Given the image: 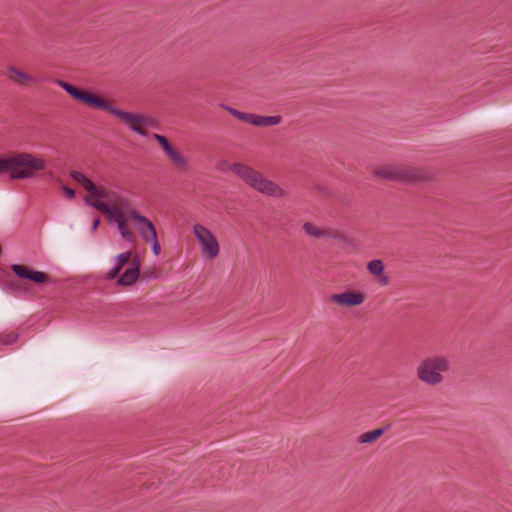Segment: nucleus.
I'll return each mask as SVG.
<instances>
[{"instance_id":"f257e3e1","label":"nucleus","mask_w":512,"mask_h":512,"mask_svg":"<svg viewBox=\"0 0 512 512\" xmlns=\"http://www.w3.org/2000/svg\"><path fill=\"white\" fill-rule=\"evenodd\" d=\"M56 84L65 90L73 99L90 108L106 111L117 118L129 130L140 136H147L149 133V127H153L156 124L155 120L146 114L129 112L117 108L111 100L100 94L79 89L70 83L59 79L56 80Z\"/></svg>"},{"instance_id":"f03ea898","label":"nucleus","mask_w":512,"mask_h":512,"mask_svg":"<svg viewBox=\"0 0 512 512\" xmlns=\"http://www.w3.org/2000/svg\"><path fill=\"white\" fill-rule=\"evenodd\" d=\"M221 172L231 171L250 188L269 197L283 198L287 192L276 182L266 178L260 171L242 162L229 163L219 160L216 164Z\"/></svg>"},{"instance_id":"7ed1b4c3","label":"nucleus","mask_w":512,"mask_h":512,"mask_svg":"<svg viewBox=\"0 0 512 512\" xmlns=\"http://www.w3.org/2000/svg\"><path fill=\"white\" fill-rule=\"evenodd\" d=\"M85 201L106 217L122 212L130 214V211H135L125 195L103 185H99L94 194L87 195Z\"/></svg>"},{"instance_id":"20e7f679","label":"nucleus","mask_w":512,"mask_h":512,"mask_svg":"<svg viewBox=\"0 0 512 512\" xmlns=\"http://www.w3.org/2000/svg\"><path fill=\"white\" fill-rule=\"evenodd\" d=\"M140 276V258L131 251L120 253L114 257V267L109 270L105 278L117 279V284L128 287L136 283Z\"/></svg>"},{"instance_id":"39448f33","label":"nucleus","mask_w":512,"mask_h":512,"mask_svg":"<svg viewBox=\"0 0 512 512\" xmlns=\"http://www.w3.org/2000/svg\"><path fill=\"white\" fill-rule=\"evenodd\" d=\"M46 168V161L32 153L9 154V175L13 180L30 179Z\"/></svg>"},{"instance_id":"423d86ee","label":"nucleus","mask_w":512,"mask_h":512,"mask_svg":"<svg viewBox=\"0 0 512 512\" xmlns=\"http://www.w3.org/2000/svg\"><path fill=\"white\" fill-rule=\"evenodd\" d=\"M450 362L447 357L433 355L424 358L416 367L417 378L429 385L437 386L444 380V374L448 372Z\"/></svg>"},{"instance_id":"0eeeda50","label":"nucleus","mask_w":512,"mask_h":512,"mask_svg":"<svg viewBox=\"0 0 512 512\" xmlns=\"http://www.w3.org/2000/svg\"><path fill=\"white\" fill-rule=\"evenodd\" d=\"M376 177L390 181L417 182L424 179L421 169L403 164H382L373 167Z\"/></svg>"},{"instance_id":"6e6552de","label":"nucleus","mask_w":512,"mask_h":512,"mask_svg":"<svg viewBox=\"0 0 512 512\" xmlns=\"http://www.w3.org/2000/svg\"><path fill=\"white\" fill-rule=\"evenodd\" d=\"M193 233L201 247L202 255L207 259H215L220 253V245L215 235L199 223L193 226Z\"/></svg>"},{"instance_id":"1a4fd4ad","label":"nucleus","mask_w":512,"mask_h":512,"mask_svg":"<svg viewBox=\"0 0 512 512\" xmlns=\"http://www.w3.org/2000/svg\"><path fill=\"white\" fill-rule=\"evenodd\" d=\"M153 138L161 146L170 163L177 171L187 172L190 169L189 159L179 149L172 146L165 136L154 134Z\"/></svg>"},{"instance_id":"9d476101","label":"nucleus","mask_w":512,"mask_h":512,"mask_svg":"<svg viewBox=\"0 0 512 512\" xmlns=\"http://www.w3.org/2000/svg\"><path fill=\"white\" fill-rule=\"evenodd\" d=\"M367 299V295L359 290H344L340 293H334L329 301L339 308H354L362 306Z\"/></svg>"},{"instance_id":"9b49d317","label":"nucleus","mask_w":512,"mask_h":512,"mask_svg":"<svg viewBox=\"0 0 512 512\" xmlns=\"http://www.w3.org/2000/svg\"><path fill=\"white\" fill-rule=\"evenodd\" d=\"M228 110L234 117H236L240 121L249 123L257 127L276 126L280 124L282 120L281 116H260L253 113L241 112L233 108H229Z\"/></svg>"},{"instance_id":"f8f14e48","label":"nucleus","mask_w":512,"mask_h":512,"mask_svg":"<svg viewBox=\"0 0 512 512\" xmlns=\"http://www.w3.org/2000/svg\"><path fill=\"white\" fill-rule=\"evenodd\" d=\"M6 76L12 83L26 88L34 87L39 83L36 76L13 64L6 67Z\"/></svg>"},{"instance_id":"ddd939ff","label":"nucleus","mask_w":512,"mask_h":512,"mask_svg":"<svg viewBox=\"0 0 512 512\" xmlns=\"http://www.w3.org/2000/svg\"><path fill=\"white\" fill-rule=\"evenodd\" d=\"M11 269L19 278L28 279L36 284L45 283L49 279L46 273L30 269L25 265L14 264Z\"/></svg>"},{"instance_id":"4468645a","label":"nucleus","mask_w":512,"mask_h":512,"mask_svg":"<svg viewBox=\"0 0 512 512\" xmlns=\"http://www.w3.org/2000/svg\"><path fill=\"white\" fill-rule=\"evenodd\" d=\"M129 218L135 223V226L142 238H146L150 233H154L156 231L154 224L147 217L141 215L137 210L130 211Z\"/></svg>"},{"instance_id":"2eb2a0df","label":"nucleus","mask_w":512,"mask_h":512,"mask_svg":"<svg viewBox=\"0 0 512 512\" xmlns=\"http://www.w3.org/2000/svg\"><path fill=\"white\" fill-rule=\"evenodd\" d=\"M367 270L379 285L386 286L389 284L390 278L385 273V264L381 259L369 261L367 264Z\"/></svg>"},{"instance_id":"dca6fc26","label":"nucleus","mask_w":512,"mask_h":512,"mask_svg":"<svg viewBox=\"0 0 512 512\" xmlns=\"http://www.w3.org/2000/svg\"><path fill=\"white\" fill-rule=\"evenodd\" d=\"M70 176L73 180L81 184L84 189L88 192V195L94 194L98 188L91 180H89L83 173L79 171H71Z\"/></svg>"},{"instance_id":"f3484780","label":"nucleus","mask_w":512,"mask_h":512,"mask_svg":"<svg viewBox=\"0 0 512 512\" xmlns=\"http://www.w3.org/2000/svg\"><path fill=\"white\" fill-rule=\"evenodd\" d=\"M303 231L311 237L315 238H324L325 236H330V233L326 231V229H322L319 226L311 223L305 222L302 226Z\"/></svg>"},{"instance_id":"a211bd4d","label":"nucleus","mask_w":512,"mask_h":512,"mask_svg":"<svg viewBox=\"0 0 512 512\" xmlns=\"http://www.w3.org/2000/svg\"><path fill=\"white\" fill-rule=\"evenodd\" d=\"M384 434V429L377 428L363 433L359 436L358 442L362 444H370L377 441Z\"/></svg>"},{"instance_id":"6ab92c4d","label":"nucleus","mask_w":512,"mask_h":512,"mask_svg":"<svg viewBox=\"0 0 512 512\" xmlns=\"http://www.w3.org/2000/svg\"><path fill=\"white\" fill-rule=\"evenodd\" d=\"M107 218L110 221H114L117 224V228H118L119 232L129 229L128 220H130V218H129L128 212L127 213H125V212L118 213V214L109 216Z\"/></svg>"},{"instance_id":"aec40b11","label":"nucleus","mask_w":512,"mask_h":512,"mask_svg":"<svg viewBox=\"0 0 512 512\" xmlns=\"http://www.w3.org/2000/svg\"><path fill=\"white\" fill-rule=\"evenodd\" d=\"M18 338V334L16 332H10L7 334L0 335V343L5 345L13 344Z\"/></svg>"},{"instance_id":"412c9836","label":"nucleus","mask_w":512,"mask_h":512,"mask_svg":"<svg viewBox=\"0 0 512 512\" xmlns=\"http://www.w3.org/2000/svg\"><path fill=\"white\" fill-rule=\"evenodd\" d=\"M9 172V155H0V173Z\"/></svg>"},{"instance_id":"4be33fe9","label":"nucleus","mask_w":512,"mask_h":512,"mask_svg":"<svg viewBox=\"0 0 512 512\" xmlns=\"http://www.w3.org/2000/svg\"><path fill=\"white\" fill-rule=\"evenodd\" d=\"M120 234H121L122 238L127 241H134V239H135L134 233L131 231L130 228L120 232Z\"/></svg>"},{"instance_id":"5701e85b","label":"nucleus","mask_w":512,"mask_h":512,"mask_svg":"<svg viewBox=\"0 0 512 512\" xmlns=\"http://www.w3.org/2000/svg\"><path fill=\"white\" fill-rule=\"evenodd\" d=\"M120 234H121L122 238L127 241H134V239H135L134 233L131 231L130 228L120 232Z\"/></svg>"},{"instance_id":"b1692460","label":"nucleus","mask_w":512,"mask_h":512,"mask_svg":"<svg viewBox=\"0 0 512 512\" xmlns=\"http://www.w3.org/2000/svg\"><path fill=\"white\" fill-rule=\"evenodd\" d=\"M142 239L144 242L152 245L153 243L158 241L157 231H155L154 233H150L149 236H147L146 238H142Z\"/></svg>"},{"instance_id":"393cba45","label":"nucleus","mask_w":512,"mask_h":512,"mask_svg":"<svg viewBox=\"0 0 512 512\" xmlns=\"http://www.w3.org/2000/svg\"><path fill=\"white\" fill-rule=\"evenodd\" d=\"M326 231H328L330 233V236H327L328 238H334V239H338V240H342L343 239V236L340 232L338 231H335V230H332V229H326Z\"/></svg>"},{"instance_id":"a878e982","label":"nucleus","mask_w":512,"mask_h":512,"mask_svg":"<svg viewBox=\"0 0 512 512\" xmlns=\"http://www.w3.org/2000/svg\"><path fill=\"white\" fill-rule=\"evenodd\" d=\"M62 190H63V192L65 193V195H66L68 198H70V199L74 198V196H75V191H74L73 189H71V188H69V187L64 186V187L62 188Z\"/></svg>"},{"instance_id":"bb28decb","label":"nucleus","mask_w":512,"mask_h":512,"mask_svg":"<svg viewBox=\"0 0 512 512\" xmlns=\"http://www.w3.org/2000/svg\"><path fill=\"white\" fill-rule=\"evenodd\" d=\"M151 247H152V251H153L154 255L158 256L161 252V246H160L159 242L157 241V242L153 243L151 245Z\"/></svg>"},{"instance_id":"cd10ccee","label":"nucleus","mask_w":512,"mask_h":512,"mask_svg":"<svg viewBox=\"0 0 512 512\" xmlns=\"http://www.w3.org/2000/svg\"><path fill=\"white\" fill-rule=\"evenodd\" d=\"M143 278H147V279L157 278V273H156V271L144 272Z\"/></svg>"},{"instance_id":"c85d7f7f","label":"nucleus","mask_w":512,"mask_h":512,"mask_svg":"<svg viewBox=\"0 0 512 512\" xmlns=\"http://www.w3.org/2000/svg\"><path fill=\"white\" fill-rule=\"evenodd\" d=\"M99 224H100V219H99V218H96V219L93 221V223H92V227H91L92 231H95V230L98 228Z\"/></svg>"}]
</instances>
